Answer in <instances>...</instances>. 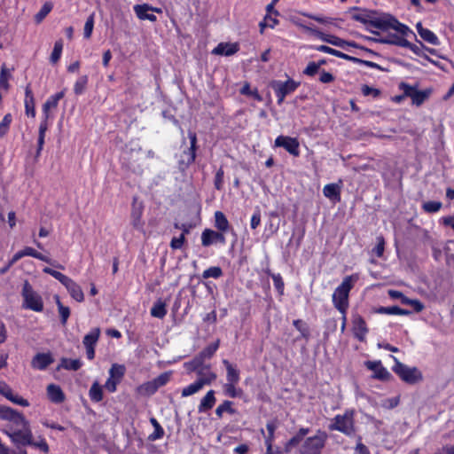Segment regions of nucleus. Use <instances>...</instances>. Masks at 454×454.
<instances>
[{"label":"nucleus","mask_w":454,"mask_h":454,"mask_svg":"<svg viewBox=\"0 0 454 454\" xmlns=\"http://www.w3.org/2000/svg\"><path fill=\"white\" fill-rule=\"evenodd\" d=\"M357 279V275L347 276L333 294V303L341 314L347 313L349 292Z\"/></svg>","instance_id":"1"},{"label":"nucleus","mask_w":454,"mask_h":454,"mask_svg":"<svg viewBox=\"0 0 454 454\" xmlns=\"http://www.w3.org/2000/svg\"><path fill=\"white\" fill-rule=\"evenodd\" d=\"M368 26L380 30H387L389 28H393L402 35H406L410 30L407 26L400 23L391 15L385 13H370Z\"/></svg>","instance_id":"2"},{"label":"nucleus","mask_w":454,"mask_h":454,"mask_svg":"<svg viewBox=\"0 0 454 454\" xmlns=\"http://www.w3.org/2000/svg\"><path fill=\"white\" fill-rule=\"evenodd\" d=\"M327 438V434L325 431L317 430L315 435L309 436L301 442L299 454H322Z\"/></svg>","instance_id":"3"},{"label":"nucleus","mask_w":454,"mask_h":454,"mask_svg":"<svg viewBox=\"0 0 454 454\" xmlns=\"http://www.w3.org/2000/svg\"><path fill=\"white\" fill-rule=\"evenodd\" d=\"M395 361L392 370L407 384L414 385L423 380V374L417 367H410L401 363L395 356H391Z\"/></svg>","instance_id":"4"},{"label":"nucleus","mask_w":454,"mask_h":454,"mask_svg":"<svg viewBox=\"0 0 454 454\" xmlns=\"http://www.w3.org/2000/svg\"><path fill=\"white\" fill-rule=\"evenodd\" d=\"M23 308L35 312L43 310V301L41 295L36 293L31 285L26 281L22 287Z\"/></svg>","instance_id":"5"},{"label":"nucleus","mask_w":454,"mask_h":454,"mask_svg":"<svg viewBox=\"0 0 454 454\" xmlns=\"http://www.w3.org/2000/svg\"><path fill=\"white\" fill-rule=\"evenodd\" d=\"M329 428L341 432L346 435H351L355 432L354 412L352 411H347L341 415H336L332 424L329 426Z\"/></svg>","instance_id":"6"},{"label":"nucleus","mask_w":454,"mask_h":454,"mask_svg":"<svg viewBox=\"0 0 454 454\" xmlns=\"http://www.w3.org/2000/svg\"><path fill=\"white\" fill-rule=\"evenodd\" d=\"M200 360L196 358L192 363L191 365L192 370L196 371L197 374V381L201 384L204 387L206 386L211 385L216 380V374L211 370L210 366H200Z\"/></svg>","instance_id":"7"},{"label":"nucleus","mask_w":454,"mask_h":454,"mask_svg":"<svg viewBox=\"0 0 454 454\" xmlns=\"http://www.w3.org/2000/svg\"><path fill=\"white\" fill-rule=\"evenodd\" d=\"M4 433L16 445L26 446L29 443H32L33 434L30 428V425L19 429L7 428L4 430Z\"/></svg>","instance_id":"8"},{"label":"nucleus","mask_w":454,"mask_h":454,"mask_svg":"<svg viewBox=\"0 0 454 454\" xmlns=\"http://www.w3.org/2000/svg\"><path fill=\"white\" fill-rule=\"evenodd\" d=\"M100 336V329L93 328L89 333H87L82 340V343L86 348V355L88 359L92 360L95 357V346Z\"/></svg>","instance_id":"9"},{"label":"nucleus","mask_w":454,"mask_h":454,"mask_svg":"<svg viewBox=\"0 0 454 454\" xmlns=\"http://www.w3.org/2000/svg\"><path fill=\"white\" fill-rule=\"evenodd\" d=\"M275 145L285 148L290 154L294 156H299L300 154L299 142L295 137L278 136L275 139Z\"/></svg>","instance_id":"10"},{"label":"nucleus","mask_w":454,"mask_h":454,"mask_svg":"<svg viewBox=\"0 0 454 454\" xmlns=\"http://www.w3.org/2000/svg\"><path fill=\"white\" fill-rule=\"evenodd\" d=\"M0 394L14 404L27 407L29 402L22 396L14 394L12 389L4 381H0Z\"/></svg>","instance_id":"11"},{"label":"nucleus","mask_w":454,"mask_h":454,"mask_svg":"<svg viewBox=\"0 0 454 454\" xmlns=\"http://www.w3.org/2000/svg\"><path fill=\"white\" fill-rule=\"evenodd\" d=\"M134 12L137 17L141 20L156 21L157 18L154 14L149 13V12H161V9L153 7L147 4H137L134 6Z\"/></svg>","instance_id":"12"},{"label":"nucleus","mask_w":454,"mask_h":454,"mask_svg":"<svg viewBox=\"0 0 454 454\" xmlns=\"http://www.w3.org/2000/svg\"><path fill=\"white\" fill-rule=\"evenodd\" d=\"M367 369L373 372V378L380 380H389L390 372L385 368L380 361H367L364 363Z\"/></svg>","instance_id":"13"},{"label":"nucleus","mask_w":454,"mask_h":454,"mask_svg":"<svg viewBox=\"0 0 454 454\" xmlns=\"http://www.w3.org/2000/svg\"><path fill=\"white\" fill-rule=\"evenodd\" d=\"M299 84V82L292 79H288L286 82H274L272 83V88L275 90V92H278L281 94V96L286 97L287 95L294 92L298 88Z\"/></svg>","instance_id":"14"},{"label":"nucleus","mask_w":454,"mask_h":454,"mask_svg":"<svg viewBox=\"0 0 454 454\" xmlns=\"http://www.w3.org/2000/svg\"><path fill=\"white\" fill-rule=\"evenodd\" d=\"M215 242L225 243V237L223 232H217L210 229H206L201 234V243L204 247H208Z\"/></svg>","instance_id":"15"},{"label":"nucleus","mask_w":454,"mask_h":454,"mask_svg":"<svg viewBox=\"0 0 454 454\" xmlns=\"http://www.w3.org/2000/svg\"><path fill=\"white\" fill-rule=\"evenodd\" d=\"M67 288L69 294L73 299L78 302H82L84 300V294L82 287L72 278H68L67 280L63 284Z\"/></svg>","instance_id":"16"},{"label":"nucleus","mask_w":454,"mask_h":454,"mask_svg":"<svg viewBox=\"0 0 454 454\" xmlns=\"http://www.w3.org/2000/svg\"><path fill=\"white\" fill-rule=\"evenodd\" d=\"M49 400L54 403H61L65 401L66 395L61 387L56 384H49L46 388Z\"/></svg>","instance_id":"17"},{"label":"nucleus","mask_w":454,"mask_h":454,"mask_svg":"<svg viewBox=\"0 0 454 454\" xmlns=\"http://www.w3.org/2000/svg\"><path fill=\"white\" fill-rule=\"evenodd\" d=\"M352 323H353V331H354L355 336L359 340H364L365 338V335L368 332L365 321L363 319L362 317L356 315L353 317Z\"/></svg>","instance_id":"18"},{"label":"nucleus","mask_w":454,"mask_h":454,"mask_svg":"<svg viewBox=\"0 0 454 454\" xmlns=\"http://www.w3.org/2000/svg\"><path fill=\"white\" fill-rule=\"evenodd\" d=\"M239 44L234 43H221L213 51L215 55L231 56L239 51Z\"/></svg>","instance_id":"19"},{"label":"nucleus","mask_w":454,"mask_h":454,"mask_svg":"<svg viewBox=\"0 0 454 454\" xmlns=\"http://www.w3.org/2000/svg\"><path fill=\"white\" fill-rule=\"evenodd\" d=\"M53 359L50 354L46 353H39L37 354L32 360L31 365L33 368L37 370H44L46 369L51 363Z\"/></svg>","instance_id":"20"},{"label":"nucleus","mask_w":454,"mask_h":454,"mask_svg":"<svg viewBox=\"0 0 454 454\" xmlns=\"http://www.w3.org/2000/svg\"><path fill=\"white\" fill-rule=\"evenodd\" d=\"M65 96L64 91H59L54 95H51L43 106V114L46 119L50 118V110L57 107L59 101Z\"/></svg>","instance_id":"21"},{"label":"nucleus","mask_w":454,"mask_h":454,"mask_svg":"<svg viewBox=\"0 0 454 454\" xmlns=\"http://www.w3.org/2000/svg\"><path fill=\"white\" fill-rule=\"evenodd\" d=\"M143 205L141 203H137V200L134 199L133 204H132V211H131V222L132 225L137 228L140 229L143 226L141 217L143 214Z\"/></svg>","instance_id":"22"},{"label":"nucleus","mask_w":454,"mask_h":454,"mask_svg":"<svg viewBox=\"0 0 454 454\" xmlns=\"http://www.w3.org/2000/svg\"><path fill=\"white\" fill-rule=\"evenodd\" d=\"M215 391L209 390L204 395V397L200 400V403L198 406L199 412H205L213 408L215 403Z\"/></svg>","instance_id":"23"},{"label":"nucleus","mask_w":454,"mask_h":454,"mask_svg":"<svg viewBox=\"0 0 454 454\" xmlns=\"http://www.w3.org/2000/svg\"><path fill=\"white\" fill-rule=\"evenodd\" d=\"M12 419H9L8 422L10 426L8 428L19 429L26 426H29L28 420L19 411H14L12 414Z\"/></svg>","instance_id":"24"},{"label":"nucleus","mask_w":454,"mask_h":454,"mask_svg":"<svg viewBox=\"0 0 454 454\" xmlns=\"http://www.w3.org/2000/svg\"><path fill=\"white\" fill-rule=\"evenodd\" d=\"M223 364L226 368V382L239 383L240 377L239 371L237 369V367L231 364L226 359L223 361Z\"/></svg>","instance_id":"25"},{"label":"nucleus","mask_w":454,"mask_h":454,"mask_svg":"<svg viewBox=\"0 0 454 454\" xmlns=\"http://www.w3.org/2000/svg\"><path fill=\"white\" fill-rule=\"evenodd\" d=\"M323 193L329 200L339 201L340 200V186L337 184H328L324 186Z\"/></svg>","instance_id":"26"},{"label":"nucleus","mask_w":454,"mask_h":454,"mask_svg":"<svg viewBox=\"0 0 454 454\" xmlns=\"http://www.w3.org/2000/svg\"><path fill=\"white\" fill-rule=\"evenodd\" d=\"M416 27L419 35L423 40L427 41V43L433 45H438L439 39L431 30L423 27L421 23H418L416 25Z\"/></svg>","instance_id":"27"},{"label":"nucleus","mask_w":454,"mask_h":454,"mask_svg":"<svg viewBox=\"0 0 454 454\" xmlns=\"http://www.w3.org/2000/svg\"><path fill=\"white\" fill-rule=\"evenodd\" d=\"M24 105H25V111H26L27 115L35 117V98H34L32 90L28 86L25 90Z\"/></svg>","instance_id":"28"},{"label":"nucleus","mask_w":454,"mask_h":454,"mask_svg":"<svg viewBox=\"0 0 454 454\" xmlns=\"http://www.w3.org/2000/svg\"><path fill=\"white\" fill-rule=\"evenodd\" d=\"M215 226L223 233L227 231L230 227L229 221L221 211H216L215 213Z\"/></svg>","instance_id":"29"},{"label":"nucleus","mask_w":454,"mask_h":454,"mask_svg":"<svg viewBox=\"0 0 454 454\" xmlns=\"http://www.w3.org/2000/svg\"><path fill=\"white\" fill-rule=\"evenodd\" d=\"M404 92L407 96L411 97L413 104L420 105L426 98V94L421 91L415 90L408 85H404Z\"/></svg>","instance_id":"30"},{"label":"nucleus","mask_w":454,"mask_h":454,"mask_svg":"<svg viewBox=\"0 0 454 454\" xmlns=\"http://www.w3.org/2000/svg\"><path fill=\"white\" fill-rule=\"evenodd\" d=\"M150 313L153 317L163 318L167 314L166 303L161 300H158L154 302Z\"/></svg>","instance_id":"31"},{"label":"nucleus","mask_w":454,"mask_h":454,"mask_svg":"<svg viewBox=\"0 0 454 454\" xmlns=\"http://www.w3.org/2000/svg\"><path fill=\"white\" fill-rule=\"evenodd\" d=\"M89 395L91 401L98 403L103 399V389L98 381H95L89 391Z\"/></svg>","instance_id":"32"},{"label":"nucleus","mask_w":454,"mask_h":454,"mask_svg":"<svg viewBox=\"0 0 454 454\" xmlns=\"http://www.w3.org/2000/svg\"><path fill=\"white\" fill-rule=\"evenodd\" d=\"M238 383H231L226 382L223 385L224 394L231 398L239 397L243 395V390L241 388L237 387Z\"/></svg>","instance_id":"33"},{"label":"nucleus","mask_w":454,"mask_h":454,"mask_svg":"<svg viewBox=\"0 0 454 454\" xmlns=\"http://www.w3.org/2000/svg\"><path fill=\"white\" fill-rule=\"evenodd\" d=\"M188 137L190 138V141H191V146L188 150V159H187V163L190 164V163H192L195 159H196V143H197V137H196V134L194 132H192L190 131L188 133Z\"/></svg>","instance_id":"34"},{"label":"nucleus","mask_w":454,"mask_h":454,"mask_svg":"<svg viewBox=\"0 0 454 454\" xmlns=\"http://www.w3.org/2000/svg\"><path fill=\"white\" fill-rule=\"evenodd\" d=\"M126 368L123 364H114L109 370V378L121 381L125 374Z\"/></svg>","instance_id":"35"},{"label":"nucleus","mask_w":454,"mask_h":454,"mask_svg":"<svg viewBox=\"0 0 454 454\" xmlns=\"http://www.w3.org/2000/svg\"><path fill=\"white\" fill-rule=\"evenodd\" d=\"M54 299L56 301L58 310H59V316L61 318V323H62V325H66L67 321L70 316V309L62 304V302L60 301L59 297L58 295H56L54 297Z\"/></svg>","instance_id":"36"},{"label":"nucleus","mask_w":454,"mask_h":454,"mask_svg":"<svg viewBox=\"0 0 454 454\" xmlns=\"http://www.w3.org/2000/svg\"><path fill=\"white\" fill-rule=\"evenodd\" d=\"M378 312L380 314H387V315H409L410 311L403 309L397 306L392 307H380L378 309Z\"/></svg>","instance_id":"37"},{"label":"nucleus","mask_w":454,"mask_h":454,"mask_svg":"<svg viewBox=\"0 0 454 454\" xmlns=\"http://www.w3.org/2000/svg\"><path fill=\"white\" fill-rule=\"evenodd\" d=\"M203 387L200 383H199L197 380L192 382V384L186 386L182 389V396L183 397H188L190 395H192L198 392H200Z\"/></svg>","instance_id":"38"},{"label":"nucleus","mask_w":454,"mask_h":454,"mask_svg":"<svg viewBox=\"0 0 454 454\" xmlns=\"http://www.w3.org/2000/svg\"><path fill=\"white\" fill-rule=\"evenodd\" d=\"M53 8V4L51 2H45L40 11L35 14V20L36 23H40L51 12Z\"/></svg>","instance_id":"39"},{"label":"nucleus","mask_w":454,"mask_h":454,"mask_svg":"<svg viewBox=\"0 0 454 454\" xmlns=\"http://www.w3.org/2000/svg\"><path fill=\"white\" fill-rule=\"evenodd\" d=\"M158 390L155 382L153 380L147 381L138 387V391L145 395H152Z\"/></svg>","instance_id":"40"},{"label":"nucleus","mask_w":454,"mask_h":454,"mask_svg":"<svg viewBox=\"0 0 454 454\" xmlns=\"http://www.w3.org/2000/svg\"><path fill=\"white\" fill-rule=\"evenodd\" d=\"M316 35L323 41L331 43L335 46L343 47L345 42L338 37L335 36H330L324 35L323 33L317 31Z\"/></svg>","instance_id":"41"},{"label":"nucleus","mask_w":454,"mask_h":454,"mask_svg":"<svg viewBox=\"0 0 454 454\" xmlns=\"http://www.w3.org/2000/svg\"><path fill=\"white\" fill-rule=\"evenodd\" d=\"M22 251L25 256H31L43 262L51 263V260L48 257H46L45 255L42 254L41 253L37 252L36 250L30 247H26L24 249H22Z\"/></svg>","instance_id":"42"},{"label":"nucleus","mask_w":454,"mask_h":454,"mask_svg":"<svg viewBox=\"0 0 454 454\" xmlns=\"http://www.w3.org/2000/svg\"><path fill=\"white\" fill-rule=\"evenodd\" d=\"M150 421L154 427V432L149 436V439L152 441L160 439L164 434L163 428L161 427V426L160 425L156 419L152 418Z\"/></svg>","instance_id":"43"},{"label":"nucleus","mask_w":454,"mask_h":454,"mask_svg":"<svg viewBox=\"0 0 454 454\" xmlns=\"http://www.w3.org/2000/svg\"><path fill=\"white\" fill-rule=\"evenodd\" d=\"M11 74L5 66H3L0 71V89L8 90L9 89V79Z\"/></svg>","instance_id":"44"},{"label":"nucleus","mask_w":454,"mask_h":454,"mask_svg":"<svg viewBox=\"0 0 454 454\" xmlns=\"http://www.w3.org/2000/svg\"><path fill=\"white\" fill-rule=\"evenodd\" d=\"M61 367L67 370L76 371L82 366V363L78 359H67L64 358L61 360Z\"/></svg>","instance_id":"45"},{"label":"nucleus","mask_w":454,"mask_h":454,"mask_svg":"<svg viewBox=\"0 0 454 454\" xmlns=\"http://www.w3.org/2000/svg\"><path fill=\"white\" fill-rule=\"evenodd\" d=\"M87 83H88V76L87 75L81 76L80 78L77 79V81L75 82V83L74 85V92L76 95H81L82 93H83Z\"/></svg>","instance_id":"46"},{"label":"nucleus","mask_w":454,"mask_h":454,"mask_svg":"<svg viewBox=\"0 0 454 454\" xmlns=\"http://www.w3.org/2000/svg\"><path fill=\"white\" fill-rule=\"evenodd\" d=\"M12 121V117L11 114H7L4 116L3 120L0 121V137H3L6 135V133L9 130Z\"/></svg>","instance_id":"47"},{"label":"nucleus","mask_w":454,"mask_h":454,"mask_svg":"<svg viewBox=\"0 0 454 454\" xmlns=\"http://www.w3.org/2000/svg\"><path fill=\"white\" fill-rule=\"evenodd\" d=\"M62 50H63V43L61 40H59L55 43L53 51L51 55V61L52 63H57L59 60V59L61 57Z\"/></svg>","instance_id":"48"},{"label":"nucleus","mask_w":454,"mask_h":454,"mask_svg":"<svg viewBox=\"0 0 454 454\" xmlns=\"http://www.w3.org/2000/svg\"><path fill=\"white\" fill-rule=\"evenodd\" d=\"M240 93L247 96L253 97L255 100L261 102L262 100V96L259 94L257 89L251 90L250 85L248 83H245L242 89L240 90Z\"/></svg>","instance_id":"49"},{"label":"nucleus","mask_w":454,"mask_h":454,"mask_svg":"<svg viewBox=\"0 0 454 454\" xmlns=\"http://www.w3.org/2000/svg\"><path fill=\"white\" fill-rule=\"evenodd\" d=\"M222 274H223L222 269L220 267L214 266V267H210V268L205 270L203 271L202 276L204 278H218L222 276Z\"/></svg>","instance_id":"50"},{"label":"nucleus","mask_w":454,"mask_h":454,"mask_svg":"<svg viewBox=\"0 0 454 454\" xmlns=\"http://www.w3.org/2000/svg\"><path fill=\"white\" fill-rule=\"evenodd\" d=\"M440 201H426L422 204V208L427 213H436L442 208Z\"/></svg>","instance_id":"51"},{"label":"nucleus","mask_w":454,"mask_h":454,"mask_svg":"<svg viewBox=\"0 0 454 454\" xmlns=\"http://www.w3.org/2000/svg\"><path fill=\"white\" fill-rule=\"evenodd\" d=\"M171 372H166L153 379V381L155 382V385L157 386L158 389L160 387L165 386L171 379Z\"/></svg>","instance_id":"52"},{"label":"nucleus","mask_w":454,"mask_h":454,"mask_svg":"<svg viewBox=\"0 0 454 454\" xmlns=\"http://www.w3.org/2000/svg\"><path fill=\"white\" fill-rule=\"evenodd\" d=\"M231 404L232 403L231 401H224L222 404H220L216 410H215V414L218 416V417H222L223 416V413L227 411L231 414H233L235 411L234 410L231 408Z\"/></svg>","instance_id":"53"},{"label":"nucleus","mask_w":454,"mask_h":454,"mask_svg":"<svg viewBox=\"0 0 454 454\" xmlns=\"http://www.w3.org/2000/svg\"><path fill=\"white\" fill-rule=\"evenodd\" d=\"M94 27V14H90L84 25L83 28V35L85 38H90L91 36L92 31Z\"/></svg>","instance_id":"54"},{"label":"nucleus","mask_w":454,"mask_h":454,"mask_svg":"<svg viewBox=\"0 0 454 454\" xmlns=\"http://www.w3.org/2000/svg\"><path fill=\"white\" fill-rule=\"evenodd\" d=\"M43 272L52 276L56 279H58L62 285L67 280L69 277L62 274L59 271H57L55 270H52L51 268L45 267L43 270Z\"/></svg>","instance_id":"55"},{"label":"nucleus","mask_w":454,"mask_h":454,"mask_svg":"<svg viewBox=\"0 0 454 454\" xmlns=\"http://www.w3.org/2000/svg\"><path fill=\"white\" fill-rule=\"evenodd\" d=\"M377 244L375 247L372 249V253L377 255V257H381L384 253L385 240L382 236L377 237Z\"/></svg>","instance_id":"56"},{"label":"nucleus","mask_w":454,"mask_h":454,"mask_svg":"<svg viewBox=\"0 0 454 454\" xmlns=\"http://www.w3.org/2000/svg\"><path fill=\"white\" fill-rule=\"evenodd\" d=\"M321 63L309 62L304 69L303 74L309 76H313L319 71Z\"/></svg>","instance_id":"57"},{"label":"nucleus","mask_w":454,"mask_h":454,"mask_svg":"<svg viewBox=\"0 0 454 454\" xmlns=\"http://www.w3.org/2000/svg\"><path fill=\"white\" fill-rule=\"evenodd\" d=\"M14 411L8 406L0 405V419L8 421Z\"/></svg>","instance_id":"58"},{"label":"nucleus","mask_w":454,"mask_h":454,"mask_svg":"<svg viewBox=\"0 0 454 454\" xmlns=\"http://www.w3.org/2000/svg\"><path fill=\"white\" fill-rule=\"evenodd\" d=\"M403 304L412 306L416 312H420L424 309V305L419 300H411L408 297L407 299H403Z\"/></svg>","instance_id":"59"},{"label":"nucleus","mask_w":454,"mask_h":454,"mask_svg":"<svg viewBox=\"0 0 454 454\" xmlns=\"http://www.w3.org/2000/svg\"><path fill=\"white\" fill-rule=\"evenodd\" d=\"M218 348V342L214 343L207 347L201 353L200 356L204 358H210Z\"/></svg>","instance_id":"60"},{"label":"nucleus","mask_w":454,"mask_h":454,"mask_svg":"<svg viewBox=\"0 0 454 454\" xmlns=\"http://www.w3.org/2000/svg\"><path fill=\"white\" fill-rule=\"evenodd\" d=\"M302 441L300 438H298L297 435H294L286 443L284 447L285 452H290L293 448L296 447Z\"/></svg>","instance_id":"61"},{"label":"nucleus","mask_w":454,"mask_h":454,"mask_svg":"<svg viewBox=\"0 0 454 454\" xmlns=\"http://www.w3.org/2000/svg\"><path fill=\"white\" fill-rule=\"evenodd\" d=\"M361 90L364 96H372L373 98H377L380 94V91L378 89L368 85H363Z\"/></svg>","instance_id":"62"},{"label":"nucleus","mask_w":454,"mask_h":454,"mask_svg":"<svg viewBox=\"0 0 454 454\" xmlns=\"http://www.w3.org/2000/svg\"><path fill=\"white\" fill-rule=\"evenodd\" d=\"M274 286L278 290V292L282 294L284 291V281L282 279V277L279 274H274L272 276Z\"/></svg>","instance_id":"63"},{"label":"nucleus","mask_w":454,"mask_h":454,"mask_svg":"<svg viewBox=\"0 0 454 454\" xmlns=\"http://www.w3.org/2000/svg\"><path fill=\"white\" fill-rule=\"evenodd\" d=\"M353 454H371L367 446H365L359 439L356 444Z\"/></svg>","instance_id":"64"}]
</instances>
